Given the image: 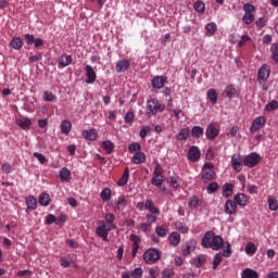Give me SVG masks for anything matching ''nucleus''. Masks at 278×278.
I'll return each mask as SVG.
<instances>
[{
    "mask_svg": "<svg viewBox=\"0 0 278 278\" xmlns=\"http://www.w3.org/2000/svg\"><path fill=\"white\" fill-rule=\"evenodd\" d=\"M105 220H99L98 227L96 229V233L99 238H102L103 242H108V236L112 229H116V225L114 224V220H116V217L112 213H108L104 216Z\"/></svg>",
    "mask_w": 278,
    "mask_h": 278,
    "instance_id": "obj_1",
    "label": "nucleus"
},
{
    "mask_svg": "<svg viewBox=\"0 0 278 278\" xmlns=\"http://www.w3.org/2000/svg\"><path fill=\"white\" fill-rule=\"evenodd\" d=\"M225 244L223 237L214 235L212 231H207L202 238V247L204 249H212L213 251H220Z\"/></svg>",
    "mask_w": 278,
    "mask_h": 278,
    "instance_id": "obj_2",
    "label": "nucleus"
},
{
    "mask_svg": "<svg viewBox=\"0 0 278 278\" xmlns=\"http://www.w3.org/2000/svg\"><path fill=\"white\" fill-rule=\"evenodd\" d=\"M162 253L160 250L150 248L143 253V261L146 264H155L161 257Z\"/></svg>",
    "mask_w": 278,
    "mask_h": 278,
    "instance_id": "obj_3",
    "label": "nucleus"
},
{
    "mask_svg": "<svg viewBox=\"0 0 278 278\" xmlns=\"http://www.w3.org/2000/svg\"><path fill=\"white\" fill-rule=\"evenodd\" d=\"M147 109L149 110V112L147 113L148 116H151V114L164 112V110H166V105L160 103L157 99H151L147 102Z\"/></svg>",
    "mask_w": 278,
    "mask_h": 278,
    "instance_id": "obj_4",
    "label": "nucleus"
},
{
    "mask_svg": "<svg viewBox=\"0 0 278 278\" xmlns=\"http://www.w3.org/2000/svg\"><path fill=\"white\" fill-rule=\"evenodd\" d=\"M216 177V173L214 172V164L206 163L202 169V179L203 181H212Z\"/></svg>",
    "mask_w": 278,
    "mask_h": 278,
    "instance_id": "obj_5",
    "label": "nucleus"
},
{
    "mask_svg": "<svg viewBox=\"0 0 278 278\" xmlns=\"http://www.w3.org/2000/svg\"><path fill=\"white\" fill-rule=\"evenodd\" d=\"M268 77H270V65L263 64L257 73L258 84H265V81H268Z\"/></svg>",
    "mask_w": 278,
    "mask_h": 278,
    "instance_id": "obj_6",
    "label": "nucleus"
},
{
    "mask_svg": "<svg viewBox=\"0 0 278 278\" xmlns=\"http://www.w3.org/2000/svg\"><path fill=\"white\" fill-rule=\"evenodd\" d=\"M262 157L260 154L252 152L250 155L245 156L243 160V166H249V168H253V166H257Z\"/></svg>",
    "mask_w": 278,
    "mask_h": 278,
    "instance_id": "obj_7",
    "label": "nucleus"
},
{
    "mask_svg": "<svg viewBox=\"0 0 278 278\" xmlns=\"http://www.w3.org/2000/svg\"><path fill=\"white\" fill-rule=\"evenodd\" d=\"M224 212L228 216H236L238 212V204L233 200H227L224 206Z\"/></svg>",
    "mask_w": 278,
    "mask_h": 278,
    "instance_id": "obj_8",
    "label": "nucleus"
},
{
    "mask_svg": "<svg viewBox=\"0 0 278 278\" xmlns=\"http://www.w3.org/2000/svg\"><path fill=\"white\" fill-rule=\"evenodd\" d=\"M264 125H266V118L264 116L256 117L252 123L250 132L255 134L256 131H260V129H262V127H264Z\"/></svg>",
    "mask_w": 278,
    "mask_h": 278,
    "instance_id": "obj_9",
    "label": "nucleus"
},
{
    "mask_svg": "<svg viewBox=\"0 0 278 278\" xmlns=\"http://www.w3.org/2000/svg\"><path fill=\"white\" fill-rule=\"evenodd\" d=\"M218 134H220V130L214 126V124H208L205 130V136L207 140H216L218 138Z\"/></svg>",
    "mask_w": 278,
    "mask_h": 278,
    "instance_id": "obj_10",
    "label": "nucleus"
},
{
    "mask_svg": "<svg viewBox=\"0 0 278 278\" xmlns=\"http://www.w3.org/2000/svg\"><path fill=\"white\" fill-rule=\"evenodd\" d=\"M188 160H189V162H199V160H201V150H199V147L192 146L189 149Z\"/></svg>",
    "mask_w": 278,
    "mask_h": 278,
    "instance_id": "obj_11",
    "label": "nucleus"
},
{
    "mask_svg": "<svg viewBox=\"0 0 278 278\" xmlns=\"http://www.w3.org/2000/svg\"><path fill=\"white\" fill-rule=\"evenodd\" d=\"M86 71V84H94L97 81V72L92 67V65H86L85 66Z\"/></svg>",
    "mask_w": 278,
    "mask_h": 278,
    "instance_id": "obj_12",
    "label": "nucleus"
},
{
    "mask_svg": "<svg viewBox=\"0 0 278 278\" xmlns=\"http://www.w3.org/2000/svg\"><path fill=\"white\" fill-rule=\"evenodd\" d=\"M129 66H131L129 60L122 59L116 62L115 71L116 73H125L129 68Z\"/></svg>",
    "mask_w": 278,
    "mask_h": 278,
    "instance_id": "obj_13",
    "label": "nucleus"
},
{
    "mask_svg": "<svg viewBox=\"0 0 278 278\" xmlns=\"http://www.w3.org/2000/svg\"><path fill=\"white\" fill-rule=\"evenodd\" d=\"M233 201L236 205H240V207H245V205H249V198L244 193H237L233 197Z\"/></svg>",
    "mask_w": 278,
    "mask_h": 278,
    "instance_id": "obj_14",
    "label": "nucleus"
},
{
    "mask_svg": "<svg viewBox=\"0 0 278 278\" xmlns=\"http://www.w3.org/2000/svg\"><path fill=\"white\" fill-rule=\"evenodd\" d=\"M16 125H18L21 129L29 131V129H31V119L28 117H21L16 119Z\"/></svg>",
    "mask_w": 278,
    "mask_h": 278,
    "instance_id": "obj_15",
    "label": "nucleus"
},
{
    "mask_svg": "<svg viewBox=\"0 0 278 278\" xmlns=\"http://www.w3.org/2000/svg\"><path fill=\"white\" fill-rule=\"evenodd\" d=\"M242 164H244V161H242V157H240V155L238 154H235L231 159L232 168L237 173H240V170H242Z\"/></svg>",
    "mask_w": 278,
    "mask_h": 278,
    "instance_id": "obj_16",
    "label": "nucleus"
},
{
    "mask_svg": "<svg viewBox=\"0 0 278 278\" xmlns=\"http://www.w3.org/2000/svg\"><path fill=\"white\" fill-rule=\"evenodd\" d=\"M168 242L170 247H179V243L181 242V235H179L177 231H173L168 236Z\"/></svg>",
    "mask_w": 278,
    "mask_h": 278,
    "instance_id": "obj_17",
    "label": "nucleus"
},
{
    "mask_svg": "<svg viewBox=\"0 0 278 278\" xmlns=\"http://www.w3.org/2000/svg\"><path fill=\"white\" fill-rule=\"evenodd\" d=\"M144 207L150 212V214H156V216H160V207L155 206L153 200H146Z\"/></svg>",
    "mask_w": 278,
    "mask_h": 278,
    "instance_id": "obj_18",
    "label": "nucleus"
},
{
    "mask_svg": "<svg viewBox=\"0 0 278 278\" xmlns=\"http://www.w3.org/2000/svg\"><path fill=\"white\" fill-rule=\"evenodd\" d=\"M165 84H166V77L164 76H155L152 79V87H154L156 90L164 88Z\"/></svg>",
    "mask_w": 278,
    "mask_h": 278,
    "instance_id": "obj_19",
    "label": "nucleus"
},
{
    "mask_svg": "<svg viewBox=\"0 0 278 278\" xmlns=\"http://www.w3.org/2000/svg\"><path fill=\"white\" fill-rule=\"evenodd\" d=\"M233 194V185L226 182L223 187H222V195L225 199H229V197H231Z\"/></svg>",
    "mask_w": 278,
    "mask_h": 278,
    "instance_id": "obj_20",
    "label": "nucleus"
},
{
    "mask_svg": "<svg viewBox=\"0 0 278 278\" xmlns=\"http://www.w3.org/2000/svg\"><path fill=\"white\" fill-rule=\"evenodd\" d=\"M98 136H99V134L97 132V129H94V128L83 131V137L86 140L94 141V140H97Z\"/></svg>",
    "mask_w": 278,
    "mask_h": 278,
    "instance_id": "obj_21",
    "label": "nucleus"
},
{
    "mask_svg": "<svg viewBox=\"0 0 278 278\" xmlns=\"http://www.w3.org/2000/svg\"><path fill=\"white\" fill-rule=\"evenodd\" d=\"M194 247H197V242H194L192 240L187 242L186 245L182 247V255L185 257L190 255V253H192V251H194Z\"/></svg>",
    "mask_w": 278,
    "mask_h": 278,
    "instance_id": "obj_22",
    "label": "nucleus"
},
{
    "mask_svg": "<svg viewBox=\"0 0 278 278\" xmlns=\"http://www.w3.org/2000/svg\"><path fill=\"white\" fill-rule=\"evenodd\" d=\"M190 138V128H182L176 136V140L179 142L188 140Z\"/></svg>",
    "mask_w": 278,
    "mask_h": 278,
    "instance_id": "obj_23",
    "label": "nucleus"
},
{
    "mask_svg": "<svg viewBox=\"0 0 278 278\" xmlns=\"http://www.w3.org/2000/svg\"><path fill=\"white\" fill-rule=\"evenodd\" d=\"M147 155L143 152H136L132 156L134 164H144Z\"/></svg>",
    "mask_w": 278,
    "mask_h": 278,
    "instance_id": "obj_24",
    "label": "nucleus"
},
{
    "mask_svg": "<svg viewBox=\"0 0 278 278\" xmlns=\"http://www.w3.org/2000/svg\"><path fill=\"white\" fill-rule=\"evenodd\" d=\"M206 97L213 105H216L218 101V92H216V89H208Z\"/></svg>",
    "mask_w": 278,
    "mask_h": 278,
    "instance_id": "obj_25",
    "label": "nucleus"
},
{
    "mask_svg": "<svg viewBox=\"0 0 278 278\" xmlns=\"http://www.w3.org/2000/svg\"><path fill=\"white\" fill-rule=\"evenodd\" d=\"M241 278H260V274L251 268H245L241 274Z\"/></svg>",
    "mask_w": 278,
    "mask_h": 278,
    "instance_id": "obj_26",
    "label": "nucleus"
},
{
    "mask_svg": "<svg viewBox=\"0 0 278 278\" xmlns=\"http://www.w3.org/2000/svg\"><path fill=\"white\" fill-rule=\"evenodd\" d=\"M59 64L63 67L71 66L73 64V58L71 55H61L59 59Z\"/></svg>",
    "mask_w": 278,
    "mask_h": 278,
    "instance_id": "obj_27",
    "label": "nucleus"
},
{
    "mask_svg": "<svg viewBox=\"0 0 278 278\" xmlns=\"http://www.w3.org/2000/svg\"><path fill=\"white\" fill-rule=\"evenodd\" d=\"M72 129H73V124H71L70 121H63L61 123V131L62 134H65V136H68Z\"/></svg>",
    "mask_w": 278,
    "mask_h": 278,
    "instance_id": "obj_28",
    "label": "nucleus"
},
{
    "mask_svg": "<svg viewBox=\"0 0 278 278\" xmlns=\"http://www.w3.org/2000/svg\"><path fill=\"white\" fill-rule=\"evenodd\" d=\"M10 46L12 49H15V51H21V49H23V40L18 37H14L11 40Z\"/></svg>",
    "mask_w": 278,
    "mask_h": 278,
    "instance_id": "obj_29",
    "label": "nucleus"
},
{
    "mask_svg": "<svg viewBox=\"0 0 278 278\" xmlns=\"http://www.w3.org/2000/svg\"><path fill=\"white\" fill-rule=\"evenodd\" d=\"M27 210H36L38 207V200L34 195H29L26 199Z\"/></svg>",
    "mask_w": 278,
    "mask_h": 278,
    "instance_id": "obj_30",
    "label": "nucleus"
},
{
    "mask_svg": "<svg viewBox=\"0 0 278 278\" xmlns=\"http://www.w3.org/2000/svg\"><path fill=\"white\" fill-rule=\"evenodd\" d=\"M129 181V168L126 167L124 169L123 176L117 181V186H127V182Z\"/></svg>",
    "mask_w": 278,
    "mask_h": 278,
    "instance_id": "obj_31",
    "label": "nucleus"
},
{
    "mask_svg": "<svg viewBox=\"0 0 278 278\" xmlns=\"http://www.w3.org/2000/svg\"><path fill=\"white\" fill-rule=\"evenodd\" d=\"M60 179L61 181H71V170L66 167L61 168Z\"/></svg>",
    "mask_w": 278,
    "mask_h": 278,
    "instance_id": "obj_32",
    "label": "nucleus"
},
{
    "mask_svg": "<svg viewBox=\"0 0 278 278\" xmlns=\"http://www.w3.org/2000/svg\"><path fill=\"white\" fill-rule=\"evenodd\" d=\"M203 134H205V130L201 126H193L191 129L192 138H200Z\"/></svg>",
    "mask_w": 278,
    "mask_h": 278,
    "instance_id": "obj_33",
    "label": "nucleus"
},
{
    "mask_svg": "<svg viewBox=\"0 0 278 278\" xmlns=\"http://www.w3.org/2000/svg\"><path fill=\"white\" fill-rule=\"evenodd\" d=\"M225 93L228 99H233V97L238 94V90H236V87H233V85H228L225 89Z\"/></svg>",
    "mask_w": 278,
    "mask_h": 278,
    "instance_id": "obj_34",
    "label": "nucleus"
},
{
    "mask_svg": "<svg viewBox=\"0 0 278 278\" xmlns=\"http://www.w3.org/2000/svg\"><path fill=\"white\" fill-rule=\"evenodd\" d=\"M267 202H268L269 210L271 212H277V210H278V201H277V199L273 198V195H269Z\"/></svg>",
    "mask_w": 278,
    "mask_h": 278,
    "instance_id": "obj_35",
    "label": "nucleus"
},
{
    "mask_svg": "<svg viewBox=\"0 0 278 278\" xmlns=\"http://www.w3.org/2000/svg\"><path fill=\"white\" fill-rule=\"evenodd\" d=\"M50 202H51V197L48 193H41L39 195V203L45 207H47V205H49Z\"/></svg>",
    "mask_w": 278,
    "mask_h": 278,
    "instance_id": "obj_36",
    "label": "nucleus"
},
{
    "mask_svg": "<svg viewBox=\"0 0 278 278\" xmlns=\"http://www.w3.org/2000/svg\"><path fill=\"white\" fill-rule=\"evenodd\" d=\"M199 205H201V200L197 195H193L189 199V207L197 210Z\"/></svg>",
    "mask_w": 278,
    "mask_h": 278,
    "instance_id": "obj_37",
    "label": "nucleus"
},
{
    "mask_svg": "<svg viewBox=\"0 0 278 278\" xmlns=\"http://www.w3.org/2000/svg\"><path fill=\"white\" fill-rule=\"evenodd\" d=\"M100 198L102 201H110V199H112V190L110 188H104L100 193Z\"/></svg>",
    "mask_w": 278,
    "mask_h": 278,
    "instance_id": "obj_38",
    "label": "nucleus"
},
{
    "mask_svg": "<svg viewBox=\"0 0 278 278\" xmlns=\"http://www.w3.org/2000/svg\"><path fill=\"white\" fill-rule=\"evenodd\" d=\"M206 36H214L216 34V23L212 22L205 26Z\"/></svg>",
    "mask_w": 278,
    "mask_h": 278,
    "instance_id": "obj_39",
    "label": "nucleus"
},
{
    "mask_svg": "<svg viewBox=\"0 0 278 278\" xmlns=\"http://www.w3.org/2000/svg\"><path fill=\"white\" fill-rule=\"evenodd\" d=\"M102 148L104 149V151H106L108 155H110V153L114 151V143L110 140L103 141Z\"/></svg>",
    "mask_w": 278,
    "mask_h": 278,
    "instance_id": "obj_40",
    "label": "nucleus"
},
{
    "mask_svg": "<svg viewBox=\"0 0 278 278\" xmlns=\"http://www.w3.org/2000/svg\"><path fill=\"white\" fill-rule=\"evenodd\" d=\"M152 186H155L156 188H162V184H164V177L163 176H154L151 180Z\"/></svg>",
    "mask_w": 278,
    "mask_h": 278,
    "instance_id": "obj_41",
    "label": "nucleus"
},
{
    "mask_svg": "<svg viewBox=\"0 0 278 278\" xmlns=\"http://www.w3.org/2000/svg\"><path fill=\"white\" fill-rule=\"evenodd\" d=\"M256 252L257 248L255 247V244H253V242H250L245 245L247 255H255Z\"/></svg>",
    "mask_w": 278,
    "mask_h": 278,
    "instance_id": "obj_42",
    "label": "nucleus"
},
{
    "mask_svg": "<svg viewBox=\"0 0 278 278\" xmlns=\"http://www.w3.org/2000/svg\"><path fill=\"white\" fill-rule=\"evenodd\" d=\"M155 233H156V236H159V238H166V236H168V229H166L162 226H157L155 228Z\"/></svg>",
    "mask_w": 278,
    "mask_h": 278,
    "instance_id": "obj_43",
    "label": "nucleus"
},
{
    "mask_svg": "<svg viewBox=\"0 0 278 278\" xmlns=\"http://www.w3.org/2000/svg\"><path fill=\"white\" fill-rule=\"evenodd\" d=\"M124 207H127V200L125 199V197H119L115 210L121 212V210H124Z\"/></svg>",
    "mask_w": 278,
    "mask_h": 278,
    "instance_id": "obj_44",
    "label": "nucleus"
},
{
    "mask_svg": "<svg viewBox=\"0 0 278 278\" xmlns=\"http://www.w3.org/2000/svg\"><path fill=\"white\" fill-rule=\"evenodd\" d=\"M222 262H223V255L220 253H217L213 261V270H216L218 266H220Z\"/></svg>",
    "mask_w": 278,
    "mask_h": 278,
    "instance_id": "obj_45",
    "label": "nucleus"
},
{
    "mask_svg": "<svg viewBox=\"0 0 278 278\" xmlns=\"http://www.w3.org/2000/svg\"><path fill=\"white\" fill-rule=\"evenodd\" d=\"M193 8H194L195 12H200L201 14H203L205 12V3H203V1H197L193 4Z\"/></svg>",
    "mask_w": 278,
    "mask_h": 278,
    "instance_id": "obj_46",
    "label": "nucleus"
},
{
    "mask_svg": "<svg viewBox=\"0 0 278 278\" xmlns=\"http://www.w3.org/2000/svg\"><path fill=\"white\" fill-rule=\"evenodd\" d=\"M33 155L41 164H47V162H49V160H47V156H45V154H42V153L34 152Z\"/></svg>",
    "mask_w": 278,
    "mask_h": 278,
    "instance_id": "obj_47",
    "label": "nucleus"
},
{
    "mask_svg": "<svg viewBox=\"0 0 278 278\" xmlns=\"http://www.w3.org/2000/svg\"><path fill=\"white\" fill-rule=\"evenodd\" d=\"M242 21L245 23V25H251V23L255 21V16L252 13H245L242 17Z\"/></svg>",
    "mask_w": 278,
    "mask_h": 278,
    "instance_id": "obj_48",
    "label": "nucleus"
},
{
    "mask_svg": "<svg viewBox=\"0 0 278 278\" xmlns=\"http://www.w3.org/2000/svg\"><path fill=\"white\" fill-rule=\"evenodd\" d=\"M265 110L267 112H273L275 110H278V102L277 100H273L271 102L267 103L265 106Z\"/></svg>",
    "mask_w": 278,
    "mask_h": 278,
    "instance_id": "obj_49",
    "label": "nucleus"
},
{
    "mask_svg": "<svg viewBox=\"0 0 278 278\" xmlns=\"http://www.w3.org/2000/svg\"><path fill=\"white\" fill-rule=\"evenodd\" d=\"M175 227H176L177 231H180V233H186L188 231V226H186V224H184L181 222H177L175 224Z\"/></svg>",
    "mask_w": 278,
    "mask_h": 278,
    "instance_id": "obj_50",
    "label": "nucleus"
},
{
    "mask_svg": "<svg viewBox=\"0 0 278 278\" xmlns=\"http://www.w3.org/2000/svg\"><path fill=\"white\" fill-rule=\"evenodd\" d=\"M146 218H147V223L150 226L153 225L154 223H157V214H153V213L147 214Z\"/></svg>",
    "mask_w": 278,
    "mask_h": 278,
    "instance_id": "obj_51",
    "label": "nucleus"
},
{
    "mask_svg": "<svg viewBox=\"0 0 278 278\" xmlns=\"http://www.w3.org/2000/svg\"><path fill=\"white\" fill-rule=\"evenodd\" d=\"M55 94H53V92L51 91H45L43 92V101H49V102H53L55 101Z\"/></svg>",
    "mask_w": 278,
    "mask_h": 278,
    "instance_id": "obj_52",
    "label": "nucleus"
},
{
    "mask_svg": "<svg viewBox=\"0 0 278 278\" xmlns=\"http://www.w3.org/2000/svg\"><path fill=\"white\" fill-rule=\"evenodd\" d=\"M141 149H142V146H140V143H138V142L130 143L129 147H128L129 153L140 151Z\"/></svg>",
    "mask_w": 278,
    "mask_h": 278,
    "instance_id": "obj_53",
    "label": "nucleus"
},
{
    "mask_svg": "<svg viewBox=\"0 0 278 278\" xmlns=\"http://www.w3.org/2000/svg\"><path fill=\"white\" fill-rule=\"evenodd\" d=\"M218 190V182H211L207 187V193L214 194Z\"/></svg>",
    "mask_w": 278,
    "mask_h": 278,
    "instance_id": "obj_54",
    "label": "nucleus"
},
{
    "mask_svg": "<svg viewBox=\"0 0 278 278\" xmlns=\"http://www.w3.org/2000/svg\"><path fill=\"white\" fill-rule=\"evenodd\" d=\"M134 118H136V115L134 114V112L128 111L125 115V123L131 124L134 123Z\"/></svg>",
    "mask_w": 278,
    "mask_h": 278,
    "instance_id": "obj_55",
    "label": "nucleus"
},
{
    "mask_svg": "<svg viewBox=\"0 0 278 278\" xmlns=\"http://www.w3.org/2000/svg\"><path fill=\"white\" fill-rule=\"evenodd\" d=\"M130 277L132 278H140L142 277V268L137 267L130 273Z\"/></svg>",
    "mask_w": 278,
    "mask_h": 278,
    "instance_id": "obj_56",
    "label": "nucleus"
},
{
    "mask_svg": "<svg viewBox=\"0 0 278 278\" xmlns=\"http://www.w3.org/2000/svg\"><path fill=\"white\" fill-rule=\"evenodd\" d=\"M245 42H251V37H249V35H242L238 46L244 47Z\"/></svg>",
    "mask_w": 278,
    "mask_h": 278,
    "instance_id": "obj_57",
    "label": "nucleus"
},
{
    "mask_svg": "<svg viewBox=\"0 0 278 278\" xmlns=\"http://www.w3.org/2000/svg\"><path fill=\"white\" fill-rule=\"evenodd\" d=\"M243 10L245 14H251V12H255V7L251 3H247L243 5Z\"/></svg>",
    "mask_w": 278,
    "mask_h": 278,
    "instance_id": "obj_58",
    "label": "nucleus"
},
{
    "mask_svg": "<svg viewBox=\"0 0 278 278\" xmlns=\"http://www.w3.org/2000/svg\"><path fill=\"white\" fill-rule=\"evenodd\" d=\"M24 38L26 40V45H34V42L36 41V38L31 34L24 35Z\"/></svg>",
    "mask_w": 278,
    "mask_h": 278,
    "instance_id": "obj_59",
    "label": "nucleus"
},
{
    "mask_svg": "<svg viewBox=\"0 0 278 278\" xmlns=\"http://www.w3.org/2000/svg\"><path fill=\"white\" fill-rule=\"evenodd\" d=\"M168 184H170L172 188H179V182L177 181V178L169 177L167 178Z\"/></svg>",
    "mask_w": 278,
    "mask_h": 278,
    "instance_id": "obj_60",
    "label": "nucleus"
},
{
    "mask_svg": "<svg viewBox=\"0 0 278 278\" xmlns=\"http://www.w3.org/2000/svg\"><path fill=\"white\" fill-rule=\"evenodd\" d=\"M164 173V169H162V165H160V163H157L155 165V168H154V176H162V174Z\"/></svg>",
    "mask_w": 278,
    "mask_h": 278,
    "instance_id": "obj_61",
    "label": "nucleus"
},
{
    "mask_svg": "<svg viewBox=\"0 0 278 278\" xmlns=\"http://www.w3.org/2000/svg\"><path fill=\"white\" fill-rule=\"evenodd\" d=\"M224 257H231V244L227 242V249L223 252Z\"/></svg>",
    "mask_w": 278,
    "mask_h": 278,
    "instance_id": "obj_62",
    "label": "nucleus"
},
{
    "mask_svg": "<svg viewBox=\"0 0 278 278\" xmlns=\"http://www.w3.org/2000/svg\"><path fill=\"white\" fill-rule=\"evenodd\" d=\"M173 275H175V271L173 270V268H167V269L163 270L164 278H170V277H173Z\"/></svg>",
    "mask_w": 278,
    "mask_h": 278,
    "instance_id": "obj_63",
    "label": "nucleus"
},
{
    "mask_svg": "<svg viewBox=\"0 0 278 278\" xmlns=\"http://www.w3.org/2000/svg\"><path fill=\"white\" fill-rule=\"evenodd\" d=\"M29 62L34 63V62H40V60H42V54L40 53H36L33 56H29Z\"/></svg>",
    "mask_w": 278,
    "mask_h": 278,
    "instance_id": "obj_64",
    "label": "nucleus"
}]
</instances>
